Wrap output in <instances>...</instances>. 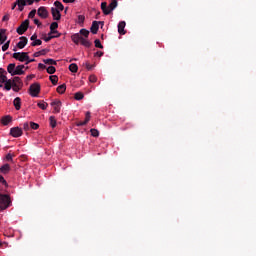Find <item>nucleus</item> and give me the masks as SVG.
Instances as JSON below:
<instances>
[{
  "mask_svg": "<svg viewBox=\"0 0 256 256\" xmlns=\"http://www.w3.org/2000/svg\"><path fill=\"white\" fill-rule=\"evenodd\" d=\"M28 62L33 63V62H35V59H30V58H29V61H28Z\"/></svg>",
  "mask_w": 256,
  "mask_h": 256,
  "instance_id": "61",
  "label": "nucleus"
},
{
  "mask_svg": "<svg viewBox=\"0 0 256 256\" xmlns=\"http://www.w3.org/2000/svg\"><path fill=\"white\" fill-rule=\"evenodd\" d=\"M67 11H68V8H65V11H64V13H65V14H67Z\"/></svg>",
  "mask_w": 256,
  "mask_h": 256,
  "instance_id": "62",
  "label": "nucleus"
},
{
  "mask_svg": "<svg viewBox=\"0 0 256 256\" xmlns=\"http://www.w3.org/2000/svg\"><path fill=\"white\" fill-rule=\"evenodd\" d=\"M12 58H14L20 62H25L26 60L29 59V53H27V52L14 53V54H12Z\"/></svg>",
  "mask_w": 256,
  "mask_h": 256,
  "instance_id": "5",
  "label": "nucleus"
},
{
  "mask_svg": "<svg viewBox=\"0 0 256 256\" xmlns=\"http://www.w3.org/2000/svg\"><path fill=\"white\" fill-rule=\"evenodd\" d=\"M26 4L31 6L34 4V0H25Z\"/></svg>",
  "mask_w": 256,
  "mask_h": 256,
  "instance_id": "53",
  "label": "nucleus"
},
{
  "mask_svg": "<svg viewBox=\"0 0 256 256\" xmlns=\"http://www.w3.org/2000/svg\"><path fill=\"white\" fill-rule=\"evenodd\" d=\"M125 27H126V22L125 21H121L118 23V33L120 35H125L126 34V31H125Z\"/></svg>",
  "mask_w": 256,
  "mask_h": 256,
  "instance_id": "13",
  "label": "nucleus"
},
{
  "mask_svg": "<svg viewBox=\"0 0 256 256\" xmlns=\"http://www.w3.org/2000/svg\"><path fill=\"white\" fill-rule=\"evenodd\" d=\"M23 88V82L20 77H14V79H8V82L4 84V90L19 92Z\"/></svg>",
  "mask_w": 256,
  "mask_h": 256,
  "instance_id": "1",
  "label": "nucleus"
},
{
  "mask_svg": "<svg viewBox=\"0 0 256 256\" xmlns=\"http://www.w3.org/2000/svg\"><path fill=\"white\" fill-rule=\"evenodd\" d=\"M29 125H30V129H33V130H38L40 127L39 124L34 122H30Z\"/></svg>",
  "mask_w": 256,
  "mask_h": 256,
  "instance_id": "37",
  "label": "nucleus"
},
{
  "mask_svg": "<svg viewBox=\"0 0 256 256\" xmlns=\"http://www.w3.org/2000/svg\"><path fill=\"white\" fill-rule=\"evenodd\" d=\"M85 67L88 71H91L94 69L95 65H91L89 62H85Z\"/></svg>",
  "mask_w": 256,
  "mask_h": 256,
  "instance_id": "41",
  "label": "nucleus"
},
{
  "mask_svg": "<svg viewBox=\"0 0 256 256\" xmlns=\"http://www.w3.org/2000/svg\"><path fill=\"white\" fill-rule=\"evenodd\" d=\"M89 81L91 83H96L97 82V77L95 75H91V76H89Z\"/></svg>",
  "mask_w": 256,
  "mask_h": 256,
  "instance_id": "46",
  "label": "nucleus"
},
{
  "mask_svg": "<svg viewBox=\"0 0 256 256\" xmlns=\"http://www.w3.org/2000/svg\"><path fill=\"white\" fill-rule=\"evenodd\" d=\"M16 4L18 6V10L22 12L24 10V7L27 5L26 0H16Z\"/></svg>",
  "mask_w": 256,
  "mask_h": 256,
  "instance_id": "15",
  "label": "nucleus"
},
{
  "mask_svg": "<svg viewBox=\"0 0 256 256\" xmlns=\"http://www.w3.org/2000/svg\"><path fill=\"white\" fill-rule=\"evenodd\" d=\"M9 19H10V16L5 15L4 18H2V21L7 22V21H9Z\"/></svg>",
  "mask_w": 256,
  "mask_h": 256,
  "instance_id": "54",
  "label": "nucleus"
},
{
  "mask_svg": "<svg viewBox=\"0 0 256 256\" xmlns=\"http://www.w3.org/2000/svg\"><path fill=\"white\" fill-rule=\"evenodd\" d=\"M90 120H91V113L90 112H86L85 113V120H84V122H86V124H88Z\"/></svg>",
  "mask_w": 256,
  "mask_h": 256,
  "instance_id": "40",
  "label": "nucleus"
},
{
  "mask_svg": "<svg viewBox=\"0 0 256 256\" xmlns=\"http://www.w3.org/2000/svg\"><path fill=\"white\" fill-rule=\"evenodd\" d=\"M11 198L7 194H0V211L6 210L11 206Z\"/></svg>",
  "mask_w": 256,
  "mask_h": 256,
  "instance_id": "3",
  "label": "nucleus"
},
{
  "mask_svg": "<svg viewBox=\"0 0 256 256\" xmlns=\"http://www.w3.org/2000/svg\"><path fill=\"white\" fill-rule=\"evenodd\" d=\"M37 106H38L40 109H42V110H46L47 107H48V103H45L44 101H39V102L37 103Z\"/></svg>",
  "mask_w": 256,
  "mask_h": 256,
  "instance_id": "29",
  "label": "nucleus"
},
{
  "mask_svg": "<svg viewBox=\"0 0 256 256\" xmlns=\"http://www.w3.org/2000/svg\"><path fill=\"white\" fill-rule=\"evenodd\" d=\"M17 7V1L12 5V10H14Z\"/></svg>",
  "mask_w": 256,
  "mask_h": 256,
  "instance_id": "59",
  "label": "nucleus"
},
{
  "mask_svg": "<svg viewBox=\"0 0 256 256\" xmlns=\"http://www.w3.org/2000/svg\"><path fill=\"white\" fill-rule=\"evenodd\" d=\"M37 38H38L37 34H33V35L30 37V40L34 42L35 40H37Z\"/></svg>",
  "mask_w": 256,
  "mask_h": 256,
  "instance_id": "52",
  "label": "nucleus"
},
{
  "mask_svg": "<svg viewBox=\"0 0 256 256\" xmlns=\"http://www.w3.org/2000/svg\"><path fill=\"white\" fill-rule=\"evenodd\" d=\"M42 45V41L36 39L34 42L31 43V46L35 47V46H40Z\"/></svg>",
  "mask_w": 256,
  "mask_h": 256,
  "instance_id": "44",
  "label": "nucleus"
},
{
  "mask_svg": "<svg viewBox=\"0 0 256 256\" xmlns=\"http://www.w3.org/2000/svg\"><path fill=\"white\" fill-rule=\"evenodd\" d=\"M107 5H108L107 2L101 3V10L104 15H110L109 7Z\"/></svg>",
  "mask_w": 256,
  "mask_h": 256,
  "instance_id": "16",
  "label": "nucleus"
},
{
  "mask_svg": "<svg viewBox=\"0 0 256 256\" xmlns=\"http://www.w3.org/2000/svg\"><path fill=\"white\" fill-rule=\"evenodd\" d=\"M6 161L13 162V155L8 153V155H6Z\"/></svg>",
  "mask_w": 256,
  "mask_h": 256,
  "instance_id": "48",
  "label": "nucleus"
},
{
  "mask_svg": "<svg viewBox=\"0 0 256 256\" xmlns=\"http://www.w3.org/2000/svg\"><path fill=\"white\" fill-rule=\"evenodd\" d=\"M103 55H104V53H103V52H100V51H98V52L95 53V56H98V57H102Z\"/></svg>",
  "mask_w": 256,
  "mask_h": 256,
  "instance_id": "56",
  "label": "nucleus"
},
{
  "mask_svg": "<svg viewBox=\"0 0 256 256\" xmlns=\"http://www.w3.org/2000/svg\"><path fill=\"white\" fill-rule=\"evenodd\" d=\"M38 68H40V69H46V66H45L44 64H42V63H39V64H38Z\"/></svg>",
  "mask_w": 256,
  "mask_h": 256,
  "instance_id": "57",
  "label": "nucleus"
},
{
  "mask_svg": "<svg viewBox=\"0 0 256 256\" xmlns=\"http://www.w3.org/2000/svg\"><path fill=\"white\" fill-rule=\"evenodd\" d=\"M61 101H53L50 105L53 107L54 113H60L61 111Z\"/></svg>",
  "mask_w": 256,
  "mask_h": 256,
  "instance_id": "11",
  "label": "nucleus"
},
{
  "mask_svg": "<svg viewBox=\"0 0 256 256\" xmlns=\"http://www.w3.org/2000/svg\"><path fill=\"white\" fill-rule=\"evenodd\" d=\"M42 61L46 65H57V61H55L53 59H43Z\"/></svg>",
  "mask_w": 256,
  "mask_h": 256,
  "instance_id": "27",
  "label": "nucleus"
},
{
  "mask_svg": "<svg viewBox=\"0 0 256 256\" xmlns=\"http://www.w3.org/2000/svg\"><path fill=\"white\" fill-rule=\"evenodd\" d=\"M3 245V243L2 242H0V246H2Z\"/></svg>",
  "mask_w": 256,
  "mask_h": 256,
  "instance_id": "64",
  "label": "nucleus"
},
{
  "mask_svg": "<svg viewBox=\"0 0 256 256\" xmlns=\"http://www.w3.org/2000/svg\"><path fill=\"white\" fill-rule=\"evenodd\" d=\"M22 128L24 131H30V124L25 122L22 124Z\"/></svg>",
  "mask_w": 256,
  "mask_h": 256,
  "instance_id": "42",
  "label": "nucleus"
},
{
  "mask_svg": "<svg viewBox=\"0 0 256 256\" xmlns=\"http://www.w3.org/2000/svg\"><path fill=\"white\" fill-rule=\"evenodd\" d=\"M48 74H54L56 72V68L54 66H50L46 69Z\"/></svg>",
  "mask_w": 256,
  "mask_h": 256,
  "instance_id": "38",
  "label": "nucleus"
},
{
  "mask_svg": "<svg viewBox=\"0 0 256 256\" xmlns=\"http://www.w3.org/2000/svg\"><path fill=\"white\" fill-rule=\"evenodd\" d=\"M84 98V94L82 92H77L74 94V99L80 101Z\"/></svg>",
  "mask_w": 256,
  "mask_h": 256,
  "instance_id": "32",
  "label": "nucleus"
},
{
  "mask_svg": "<svg viewBox=\"0 0 256 256\" xmlns=\"http://www.w3.org/2000/svg\"><path fill=\"white\" fill-rule=\"evenodd\" d=\"M69 71L72 73H77L78 72V65L75 63H72L68 67Z\"/></svg>",
  "mask_w": 256,
  "mask_h": 256,
  "instance_id": "23",
  "label": "nucleus"
},
{
  "mask_svg": "<svg viewBox=\"0 0 256 256\" xmlns=\"http://www.w3.org/2000/svg\"><path fill=\"white\" fill-rule=\"evenodd\" d=\"M37 11L35 9L31 10L28 14V18L33 19L36 15Z\"/></svg>",
  "mask_w": 256,
  "mask_h": 256,
  "instance_id": "43",
  "label": "nucleus"
},
{
  "mask_svg": "<svg viewBox=\"0 0 256 256\" xmlns=\"http://www.w3.org/2000/svg\"><path fill=\"white\" fill-rule=\"evenodd\" d=\"M49 80H50V82H51L53 85H57L59 78H58V76H56V75H52V76H49Z\"/></svg>",
  "mask_w": 256,
  "mask_h": 256,
  "instance_id": "31",
  "label": "nucleus"
},
{
  "mask_svg": "<svg viewBox=\"0 0 256 256\" xmlns=\"http://www.w3.org/2000/svg\"><path fill=\"white\" fill-rule=\"evenodd\" d=\"M11 170V167L9 164H4L2 167H0V172L3 174H8Z\"/></svg>",
  "mask_w": 256,
  "mask_h": 256,
  "instance_id": "21",
  "label": "nucleus"
},
{
  "mask_svg": "<svg viewBox=\"0 0 256 256\" xmlns=\"http://www.w3.org/2000/svg\"><path fill=\"white\" fill-rule=\"evenodd\" d=\"M99 24H103V22H97V21L92 22V25L90 27V31H91L92 34H97L98 33Z\"/></svg>",
  "mask_w": 256,
  "mask_h": 256,
  "instance_id": "12",
  "label": "nucleus"
},
{
  "mask_svg": "<svg viewBox=\"0 0 256 256\" xmlns=\"http://www.w3.org/2000/svg\"><path fill=\"white\" fill-rule=\"evenodd\" d=\"M49 123L52 128H55L57 125L56 118L54 116L49 117Z\"/></svg>",
  "mask_w": 256,
  "mask_h": 256,
  "instance_id": "33",
  "label": "nucleus"
},
{
  "mask_svg": "<svg viewBox=\"0 0 256 256\" xmlns=\"http://www.w3.org/2000/svg\"><path fill=\"white\" fill-rule=\"evenodd\" d=\"M33 23H34L37 27L42 26V23H41L38 19H34V20H33Z\"/></svg>",
  "mask_w": 256,
  "mask_h": 256,
  "instance_id": "50",
  "label": "nucleus"
},
{
  "mask_svg": "<svg viewBox=\"0 0 256 256\" xmlns=\"http://www.w3.org/2000/svg\"><path fill=\"white\" fill-rule=\"evenodd\" d=\"M56 37H60V34L56 35V36H48L47 38H44L43 40L45 42H49L50 40H52L53 38H56Z\"/></svg>",
  "mask_w": 256,
  "mask_h": 256,
  "instance_id": "47",
  "label": "nucleus"
},
{
  "mask_svg": "<svg viewBox=\"0 0 256 256\" xmlns=\"http://www.w3.org/2000/svg\"><path fill=\"white\" fill-rule=\"evenodd\" d=\"M24 69H28V67H25V65L16 66L15 63H12L8 66L7 71L10 73V75L16 76L25 74Z\"/></svg>",
  "mask_w": 256,
  "mask_h": 256,
  "instance_id": "2",
  "label": "nucleus"
},
{
  "mask_svg": "<svg viewBox=\"0 0 256 256\" xmlns=\"http://www.w3.org/2000/svg\"><path fill=\"white\" fill-rule=\"evenodd\" d=\"M41 91V86L39 83H33L29 86V95L32 97H38Z\"/></svg>",
  "mask_w": 256,
  "mask_h": 256,
  "instance_id": "4",
  "label": "nucleus"
},
{
  "mask_svg": "<svg viewBox=\"0 0 256 256\" xmlns=\"http://www.w3.org/2000/svg\"><path fill=\"white\" fill-rule=\"evenodd\" d=\"M27 44H28V39L26 37H20V42L16 44V47H18L19 49H23Z\"/></svg>",
  "mask_w": 256,
  "mask_h": 256,
  "instance_id": "14",
  "label": "nucleus"
},
{
  "mask_svg": "<svg viewBox=\"0 0 256 256\" xmlns=\"http://www.w3.org/2000/svg\"><path fill=\"white\" fill-rule=\"evenodd\" d=\"M34 77H35L34 75H28V76L26 77V80H27V81H30V80H32Z\"/></svg>",
  "mask_w": 256,
  "mask_h": 256,
  "instance_id": "58",
  "label": "nucleus"
},
{
  "mask_svg": "<svg viewBox=\"0 0 256 256\" xmlns=\"http://www.w3.org/2000/svg\"><path fill=\"white\" fill-rule=\"evenodd\" d=\"M118 7V1L117 0H111V3L108 6V10L110 11V14L113 10H115Z\"/></svg>",
  "mask_w": 256,
  "mask_h": 256,
  "instance_id": "18",
  "label": "nucleus"
},
{
  "mask_svg": "<svg viewBox=\"0 0 256 256\" xmlns=\"http://www.w3.org/2000/svg\"><path fill=\"white\" fill-rule=\"evenodd\" d=\"M62 1H63V3H66V4L76 2V0H62Z\"/></svg>",
  "mask_w": 256,
  "mask_h": 256,
  "instance_id": "55",
  "label": "nucleus"
},
{
  "mask_svg": "<svg viewBox=\"0 0 256 256\" xmlns=\"http://www.w3.org/2000/svg\"><path fill=\"white\" fill-rule=\"evenodd\" d=\"M87 123L85 121H79L76 126H85Z\"/></svg>",
  "mask_w": 256,
  "mask_h": 256,
  "instance_id": "51",
  "label": "nucleus"
},
{
  "mask_svg": "<svg viewBox=\"0 0 256 256\" xmlns=\"http://www.w3.org/2000/svg\"><path fill=\"white\" fill-rule=\"evenodd\" d=\"M14 107L16 108V110L21 109V98L17 97L16 99H14Z\"/></svg>",
  "mask_w": 256,
  "mask_h": 256,
  "instance_id": "24",
  "label": "nucleus"
},
{
  "mask_svg": "<svg viewBox=\"0 0 256 256\" xmlns=\"http://www.w3.org/2000/svg\"><path fill=\"white\" fill-rule=\"evenodd\" d=\"M54 6L59 12L64 10V5L59 1H55Z\"/></svg>",
  "mask_w": 256,
  "mask_h": 256,
  "instance_id": "25",
  "label": "nucleus"
},
{
  "mask_svg": "<svg viewBox=\"0 0 256 256\" xmlns=\"http://www.w3.org/2000/svg\"><path fill=\"white\" fill-rule=\"evenodd\" d=\"M11 41L6 42L5 45L2 46V51L6 52L9 49Z\"/></svg>",
  "mask_w": 256,
  "mask_h": 256,
  "instance_id": "45",
  "label": "nucleus"
},
{
  "mask_svg": "<svg viewBox=\"0 0 256 256\" xmlns=\"http://www.w3.org/2000/svg\"><path fill=\"white\" fill-rule=\"evenodd\" d=\"M91 136L93 137H99V131L96 129H90Z\"/></svg>",
  "mask_w": 256,
  "mask_h": 256,
  "instance_id": "39",
  "label": "nucleus"
},
{
  "mask_svg": "<svg viewBox=\"0 0 256 256\" xmlns=\"http://www.w3.org/2000/svg\"><path fill=\"white\" fill-rule=\"evenodd\" d=\"M71 39L76 45H78L82 41L83 37L79 34H75L71 37Z\"/></svg>",
  "mask_w": 256,
  "mask_h": 256,
  "instance_id": "19",
  "label": "nucleus"
},
{
  "mask_svg": "<svg viewBox=\"0 0 256 256\" xmlns=\"http://www.w3.org/2000/svg\"><path fill=\"white\" fill-rule=\"evenodd\" d=\"M84 22H85V16H84V15H79V16L77 17L76 23L79 24V25H81V26H83Z\"/></svg>",
  "mask_w": 256,
  "mask_h": 256,
  "instance_id": "30",
  "label": "nucleus"
},
{
  "mask_svg": "<svg viewBox=\"0 0 256 256\" xmlns=\"http://www.w3.org/2000/svg\"><path fill=\"white\" fill-rule=\"evenodd\" d=\"M29 25H30V21L29 20H24L20 24V27H18V29H16V33H18L19 35H23L28 30Z\"/></svg>",
  "mask_w": 256,
  "mask_h": 256,
  "instance_id": "6",
  "label": "nucleus"
},
{
  "mask_svg": "<svg viewBox=\"0 0 256 256\" xmlns=\"http://www.w3.org/2000/svg\"><path fill=\"white\" fill-rule=\"evenodd\" d=\"M34 2L38 3V2H40V0H34Z\"/></svg>",
  "mask_w": 256,
  "mask_h": 256,
  "instance_id": "63",
  "label": "nucleus"
},
{
  "mask_svg": "<svg viewBox=\"0 0 256 256\" xmlns=\"http://www.w3.org/2000/svg\"><path fill=\"white\" fill-rule=\"evenodd\" d=\"M58 27H59V25H58L57 22L51 23V25H50V33L51 34H58V32L55 31Z\"/></svg>",
  "mask_w": 256,
  "mask_h": 256,
  "instance_id": "22",
  "label": "nucleus"
},
{
  "mask_svg": "<svg viewBox=\"0 0 256 256\" xmlns=\"http://www.w3.org/2000/svg\"><path fill=\"white\" fill-rule=\"evenodd\" d=\"M79 33H80V35L84 36L85 38H88V36L90 34V32L88 30H86V29H81L79 31Z\"/></svg>",
  "mask_w": 256,
  "mask_h": 256,
  "instance_id": "34",
  "label": "nucleus"
},
{
  "mask_svg": "<svg viewBox=\"0 0 256 256\" xmlns=\"http://www.w3.org/2000/svg\"><path fill=\"white\" fill-rule=\"evenodd\" d=\"M50 11H51V15H52V18H53L54 21L61 20V13L57 8L52 7L50 9Z\"/></svg>",
  "mask_w": 256,
  "mask_h": 256,
  "instance_id": "9",
  "label": "nucleus"
},
{
  "mask_svg": "<svg viewBox=\"0 0 256 256\" xmlns=\"http://www.w3.org/2000/svg\"><path fill=\"white\" fill-rule=\"evenodd\" d=\"M37 15H38L40 18H42V19H46V18H48L49 13H48V11H47V9H46L45 7H40V8H38V10H37Z\"/></svg>",
  "mask_w": 256,
  "mask_h": 256,
  "instance_id": "10",
  "label": "nucleus"
},
{
  "mask_svg": "<svg viewBox=\"0 0 256 256\" xmlns=\"http://www.w3.org/2000/svg\"><path fill=\"white\" fill-rule=\"evenodd\" d=\"M7 40L6 30H0V44H4Z\"/></svg>",
  "mask_w": 256,
  "mask_h": 256,
  "instance_id": "17",
  "label": "nucleus"
},
{
  "mask_svg": "<svg viewBox=\"0 0 256 256\" xmlns=\"http://www.w3.org/2000/svg\"><path fill=\"white\" fill-rule=\"evenodd\" d=\"M94 45L96 48L103 49L104 46L101 44V41L99 39L94 41Z\"/></svg>",
  "mask_w": 256,
  "mask_h": 256,
  "instance_id": "36",
  "label": "nucleus"
},
{
  "mask_svg": "<svg viewBox=\"0 0 256 256\" xmlns=\"http://www.w3.org/2000/svg\"><path fill=\"white\" fill-rule=\"evenodd\" d=\"M24 62H25V65H29L30 64L29 58L27 60H25Z\"/></svg>",
  "mask_w": 256,
  "mask_h": 256,
  "instance_id": "60",
  "label": "nucleus"
},
{
  "mask_svg": "<svg viewBox=\"0 0 256 256\" xmlns=\"http://www.w3.org/2000/svg\"><path fill=\"white\" fill-rule=\"evenodd\" d=\"M7 71L0 68V88H3V84L8 82Z\"/></svg>",
  "mask_w": 256,
  "mask_h": 256,
  "instance_id": "7",
  "label": "nucleus"
},
{
  "mask_svg": "<svg viewBox=\"0 0 256 256\" xmlns=\"http://www.w3.org/2000/svg\"><path fill=\"white\" fill-rule=\"evenodd\" d=\"M81 45L85 46L86 48H90L92 43L88 40H86L85 38H82L81 39V42H80Z\"/></svg>",
  "mask_w": 256,
  "mask_h": 256,
  "instance_id": "26",
  "label": "nucleus"
},
{
  "mask_svg": "<svg viewBox=\"0 0 256 256\" xmlns=\"http://www.w3.org/2000/svg\"><path fill=\"white\" fill-rule=\"evenodd\" d=\"M12 120L13 118L10 115L2 117V123L4 124V126H7L8 124H10Z\"/></svg>",
  "mask_w": 256,
  "mask_h": 256,
  "instance_id": "20",
  "label": "nucleus"
},
{
  "mask_svg": "<svg viewBox=\"0 0 256 256\" xmlns=\"http://www.w3.org/2000/svg\"><path fill=\"white\" fill-rule=\"evenodd\" d=\"M56 91H57V93H59V94L65 93V91H66V85L63 84V85L58 86L57 89H56Z\"/></svg>",
  "mask_w": 256,
  "mask_h": 256,
  "instance_id": "28",
  "label": "nucleus"
},
{
  "mask_svg": "<svg viewBox=\"0 0 256 256\" xmlns=\"http://www.w3.org/2000/svg\"><path fill=\"white\" fill-rule=\"evenodd\" d=\"M0 183L4 184V186H8L7 181L3 176H0Z\"/></svg>",
  "mask_w": 256,
  "mask_h": 256,
  "instance_id": "49",
  "label": "nucleus"
},
{
  "mask_svg": "<svg viewBox=\"0 0 256 256\" xmlns=\"http://www.w3.org/2000/svg\"><path fill=\"white\" fill-rule=\"evenodd\" d=\"M45 54H46V50L43 49V50H41V51H38V52L34 53V54H33V57H34V58H37V57L42 56V55H45Z\"/></svg>",
  "mask_w": 256,
  "mask_h": 256,
  "instance_id": "35",
  "label": "nucleus"
},
{
  "mask_svg": "<svg viewBox=\"0 0 256 256\" xmlns=\"http://www.w3.org/2000/svg\"><path fill=\"white\" fill-rule=\"evenodd\" d=\"M10 135H12V137H14V138H18L23 135V131L19 127H14L12 129H10Z\"/></svg>",
  "mask_w": 256,
  "mask_h": 256,
  "instance_id": "8",
  "label": "nucleus"
}]
</instances>
